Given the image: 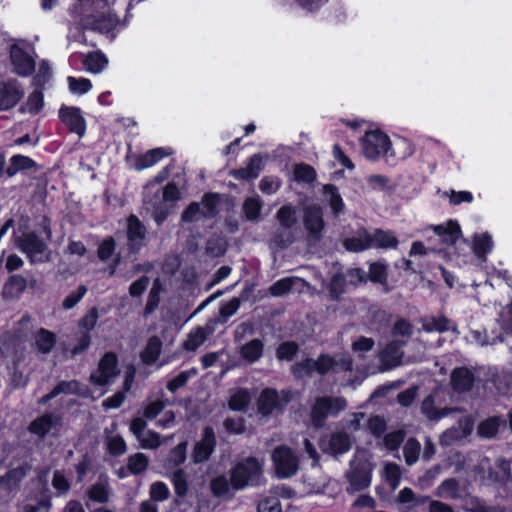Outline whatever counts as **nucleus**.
Segmentation results:
<instances>
[{
	"label": "nucleus",
	"instance_id": "1",
	"mask_svg": "<svg viewBox=\"0 0 512 512\" xmlns=\"http://www.w3.org/2000/svg\"><path fill=\"white\" fill-rule=\"evenodd\" d=\"M263 474V468L256 457L249 456L238 461L230 470L231 487L242 490L248 486H258Z\"/></svg>",
	"mask_w": 512,
	"mask_h": 512
},
{
	"label": "nucleus",
	"instance_id": "2",
	"mask_svg": "<svg viewBox=\"0 0 512 512\" xmlns=\"http://www.w3.org/2000/svg\"><path fill=\"white\" fill-rule=\"evenodd\" d=\"M347 408V400L343 396H317L310 407V421L315 429L326 425L328 417H337Z\"/></svg>",
	"mask_w": 512,
	"mask_h": 512
},
{
	"label": "nucleus",
	"instance_id": "3",
	"mask_svg": "<svg viewBox=\"0 0 512 512\" xmlns=\"http://www.w3.org/2000/svg\"><path fill=\"white\" fill-rule=\"evenodd\" d=\"M360 145L363 155L372 161L378 160L380 156H395L389 136L379 129L365 132L360 138Z\"/></svg>",
	"mask_w": 512,
	"mask_h": 512
},
{
	"label": "nucleus",
	"instance_id": "4",
	"mask_svg": "<svg viewBox=\"0 0 512 512\" xmlns=\"http://www.w3.org/2000/svg\"><path fill=\"white\" fill-rule=\"evenodd\" d=\"M120 374L118 355L113 351L103 354L97 369L89 376V382L95 386H108Z\"/></svg>",
	"mask_w": 512,
	"mask_h": 512
},
{
	"label": "nucleus",
	"instance_id": "5",
	"mask_svg": "<svg viewBox=\"0 0 512 512\" xmlns=\"http://www.w3.org/2000/svg\"><path fill=\"white\" fill-rule=\"evenodd\" d=\"M292 395L288 390L279 393L275 388H264L256 401L257 412L262 416H269L275 410L283 411L291 401Z\"/></svg>",
	"mask_w": 512,
	"mask_h": 512
},
{
	"label": "nucleus",
	"instance_id": "6",
	"mask_svg": "<svg viewBox=\"0 0 512 512\" xmlns=\"http://www.w3.org/2000/svg\"><path fill=\"white\" fill-rule=\"evenodd\" d=\"M272 461L276 475L280 479L292 477L299 469V459L297 455L286 445H281L274 449Z\"/></svg>",
	"mask_w": 512,
	"mask_h": 512
},
{
	"label": "nucleus",
	"instance_id": "7",
	"mask_svg": "<svg viewBox=\"0 0 512 512\" xmlns=\"http://www.w3.org/2000/svg\"><path fill=\"white\" fill-rule=\"evenodd\" d=\"M217 447V439L212 426H205L200 440L196 441L191 451L193 464H203L210 460Z\"/></svg>",
	"mask_w": 512,
	"mask_h": 512
},
{
	"label": "nucleus",
	"instance_id": "8",
	"mask_svg": "<svg viewBox=\"0 0 512 512\" xmlns=\"http://www.w3.org/2000/svg\"><path fill=\"white\" fill-rule=\"evenodd\" d=\"M15 245L27 256L31 263L44 261L42 258H38V255L47 250V244L36 232H23L15 239Z\"/></svg>",
	"mask_w": 512,
	"mask_h": 512
},
{
	"label": "nucleus",
	"instance_id": "9",
	"mask_svg": "<svg viewBox=\"0 0 512 512\" xmlns=\"http://www.w3.org/2000/svg\"><path fill=\"white\" fill-rule=\"evenodd\" d=\"M372 466L366 461H359L351 465L346 474L349 483V492H359L367 489L371 485Z\"/></svg>",
	"mask_w": 512,
	"mask_h": 512
},
{
	"label": "nucleus",
	"instance_id": "10",
	"mask_svg": "<svg viewBox=\"0 0 512 512\" xmlns=\"http://www.w3.org/2000/svg\"><path fill=\"white\" fill-rule=\"evenodd\" d=\"M303 225L311 239L315 241L321 240L325 222L322 208L319 205H309L304 208Z\"/></svg>",
	"mask_w": 512,
	"mask_h": 512
},
{
	"label": "nucleus",
	"instance_id": "11",
	"mask_svg": "<svg viewBox=\"0 0 512 512\" xmlns=\"http://www.w3.org/2000/svg\"><path fill=\"white\" fill-rule=\"evenodd\" d=\"M59 119L70 132L79 137L85 135L87 124L79 107L63 105L59 110Z\"/></svg>",
	"mask_w": 512,
	"mask_h": 512
},
{
	"label": "nucleus",
	"instance_id": "12",
	"mask_svg": "<svg viewBox=\"0 0 512 512\" xmlns=\"http://www.w3.org/2000/svg\"><path fill=\"white\" fill-rule=\"evenodd\" d=\"M24 96V91L16 79L0 81V111L14 108Z\"/></svg>",
	"mask_w": 512,
	"mask_h": 512
},
{
	"label": "nucleus",
	"instance_id": "13",
	"mask_svg": "<svg viewBox=\"0 0 512 512\" xmlns=\"http://www.w3.org/2000/svg\"><path fill=\"white\" fill-rule=\"evenodd\" d=\"M10 61L14 72L21 77H28L35 71V60L20 46L14 44L10 48Z\"/></svg>",
	"mask_w": 512,
	"mask_h": 512
},
{
	"label": "nucleus",
	"instance_id": "14",
	"mask_svg": "<svg viewBox=\"0 0 512 512\" xmlns=\"http://www.w3.org/2000/svg\"><path fill=\"white\" fill-rule=\"evenodd\" d=\"M61 422L62 419L59 415L52 412H46L31 421L28 426V431L43 439L53 428L60 426Z\"/></svg>",
	"mask_w": 512,
	"mask_h": 512
},
{
	"label": "nucleus",
	"instance_id": "15",
	"mask_svg": "<svg viewBox=\"0 0 512 512\" xmlns=\"http://www.w3.org/2000/svg\"><path fill=\"white\" fill-rule=\"evenodd\" d=\"M450 384L457 393L469 392L474 387L475 374L466 366L455 367L450 374Z\"/></svg>",
	"mask_w": 512,
	"mask_h": 512
},
{
	"label": "nucleus",
	"instance_id": "16",
	"mask_svg": "<svg viewBox=\"0 0 512 512\" xmlns=\"http://www.w3.org/2000/svg\"><path fill=\"white\" fill-rule=\"evenodd\" d=\"M146 235V228L140 219L131 214L127 218V240L129 250L131 252H138L143 245V240Z\"/></svg>",
	"mask_w": 512,
	"mask_h": 512
},
{
	"label": "nucleus",
	"instance_id": "17",
	"mask_svg": "<svg viewBox=\"0 0 512 512\" xmlns=\"http://www.w3.org/2000/svg\"><path fill=\"white\" fill-rule=\"evenodd\" d=\"M264 166V157L256 153L248 159L245 167L233 169L230 174L237 180L251 181L260 175Z\"/></svg>",
	"mask_w": 512,
	"mask_h": 512
},
{
	"label": "nucleus",
	"instance_id": "18",
	"mask_svg": "<svg viewBox=\"0 0 512 512\" xmlns=\"http://www.w3.org/2000/svg\"><path fill=\"white\" fill-rule=\"evenodd\" d=\"M172 154L171 148L157 147L146 151L143 154L134 155V169L142 171L150 168Z\"/></svg>",
	"mask_w": 512,
	"mask_h": 512
},
{
	"label": "nucleus",
	"instance_id": "19",
	"mask_svg": "<svg viewBox=\"0 0 512 512\" xmlns=\"http://www.w3.org/2000/svg\"><path fill=\"white\" fill-rule=\"evenodd\" d=\"M483 478L491 484L504 485L512 481L510 462L500 457L495 462V467L489 466Z\"/></svg>",
	"mask_w": 512,
	"mask_h": 512
},
{
	"label": "nucleus",
	"instance_id": "20",
	"mask_svg": "<svg viewBox=\"0 0 512 512\" xmlns=\"http://www.w3.org/2000/svg\"><path fill=\"white\" fill-rule=\"evenodd\" d=\"M28 470L27 464H21L9 469L4 475L0 476V488L8 493L19 490L20 484L27 475Z\"/></svg>",
	"mask_w": 512,
	"mask_h": 512
},
{
	"label": "nucleus",
	"instance_id": "21",
	"mask_svg": "<svg viewBox=\"0 0 512 512\" xmlns=\"http://www.w3.org/2000/svg\"><path fill=\"white\" fill-rule=\"evenodd\" d=\"M343 246L349 252H363L372 248V236L365 227H360L354 236L344 239Z\"/></svg>",
	"mask_w": 512,
	"mask_h": 512
},
{
	"label": "nucleus",
	"instance_id": "22",
	"mask_svg": "<svg viewBox=\"0 0 512 512\" xmlns=\"http://www.w3.org/2000/svg\"><path fill=\"white\" fill-rule=\"evenodd\" d=\"M28 287V279L21 274H12L5 281L2 289L4 299H18Z\"/></svg>",
	"mask_w": 512,
	"mask_h": 512
},
{
	"label": "nucleus",
	"instance_id": "23",
	"mask_svg": "<svg viewBox=\"0 0 512 512\" xmlns=\"http://www.w3.org/2000/svg\"><path fill=\"white\" fill-rule=\"evenodd\" d=\"M352 447L350 435L345 431H337L330 434L327 451L334 455H343Z\"/></svg>",
	"mask_w": 512,
	"mask_h": 512
},
{
	"label": "nucleus",
	"instance_id": "24",
	"mask_svg": "<svg viewBox=\"0 0 512 512\" xmlns=\"http://www.w3.org/2000/svg\"><path fill=\"white\" fill-rule=\"evenodd\" d=\"M215 330V326L208 321L204 327H197L188 334L187 340L183 343V347L187 351H195L200 347Z\"/></svg>",
	"mask_w": 512,
	"mask_h": 512
},
{
	"label": "nucleus",
	"instance_id": "25",
	"mask_svg": "<svg viewBox=\"0 0 512 512\" xmlns=\"http://www.w3.org/2000/svg\"><path fill=\"white\" fill-rule=\"evenodd\" d=\"M373 284H379L384 287L386 292L391 290L388 287V265L382 261H375L369 264L367 281Z\"/></svg>",
	"mask_w": 512,
	"mask_h": 512
},
{
	"label": "nucleus",
	"instance_id": "26",
	"mask_svg": "<svg viewBox=\"0 0 512 512\" xmlns=\"http://www.w3.org/2000/svg\"><path fill=\"white\" fill-rule=\"evenodd\" d=\"M264 353V342L259 338H254L240 348V356L246 362L253 364L257 362Z\"/></svg>",
	"mask_w": 512,
	"mask_h": 512
},
{
	"label": "nucleus",
	"instance_id": "27",
	"mask_svg": "<svg viewBox=\"0 0 512 512\" xmlns=\"http://www.w3.org/2000/svg\"><path fill=\"white\" fill-rule=\"evenodd\" d=\"M372 236V247L377 249H396L399 244L398 238L392 231L377 228Z\"/></svg>",
	"mask_w": 512,
	"mask_h": 512
},
{
	"label": "nucleus",
	"instance_id": "28",
	"mask_svg": "<svg viewBox=\"0 0 512 512\" xmlns=\"http://www.w3.org/2000/svg\"><path fill=\"white\" fill-rule=\"evenodd\" d=\"M241 306V299L233 297L229 301H222L219 305V315L217 318L209 321L216 326L217 324H226L230 317L237 313Z\"/></svg>",
	"mask_w": 512,
	"mask_h": 512
},
{
	"label": "nucleus",
	"instance_id": "29",
	"mask_svg": "<svg viewBox=\"0 0 512 512\" xmlns=\"http://www.w3.org/2000/svg\"><path fill=\"white\" fill-rule=\"evenodd\" d=\"M435 232L447 244H455L462 235L461 227L457 221L449 220L446 225H438Z\"/></svg>",
	"mask_w": 512,
	"mask_h": 512
},
{
	"label": "nucleus",
	"instance_id": "30",
	"mask_svg": "<svg viewBox=\"0 0 512 512\" xmlns=\"http://www.w3.org/2000/svg\"><path fill=\"white\" fill-rule=\"evenodd\" d=\"M35 166L36 162L32 158L22 154H15L10 158L9 166L5 168V174L7 177L11 178L18 172L30 170Z\"/></svg>",
	"mask_w": 512,
	"mask_h": 512
},
{
	"label": "nucleus",
	"instance_id": "31",
	"mask_svg": "<svg viewBox=\"0 0 512 512\" xmlns=\"http://www.w3.org/2000/svg\"><path fill=\"white\" fill-rule=\"evenodd\" d=\"M161 350H162L161 339L158 336H151L148 339L145 348L140 353V358L143 363H145L147 365H151L158 360V358L161 354Z\"/></svg>",
	"mask_w": 512,
	"mask_h": 512
},
{
	"label": "nucleus",
	"instance_id": "32",
	"mask_svg": "<svg viewBox=\"0 0 512 512\" xmlns=\"http://www.w3.org/2000/svg\"><path fill=\"white\" fill-rule=\"evenodd\" d=\"M347 281L342 272H336L329 280L327 290L330 300L340 301L343 294L346 292Z\"/></svg>",
	"mask_w": 512,
	"mask_h": 512
},
{
	"label": "nucleus",
	"instance_id": "33",
	"mask_svg": "<svg viewBox=\"0 0 512 512\" xmlns=\"http://www.w3.org/2000/svg\"><path fill=\"white\" fill-rule=\"evenodd\" d=\"M57 338L54 332L40 328L35 336V344L39 352L48 354L56 345Z\"/></svg>",
	"mask_w": 512,
	"mask_h": 512
},
{
	"label": "nucleus",
	"instance_id": "34",
	"mask_svg": "<svg viewBox=\"0 0 512 512\" xmlns=\"http://www.w3.org/2000/svg\"><path fill=\"white\" fill-rule=\"evenodd\" d=\"M83 64L87 71L97 74L108 65V59L101 51L90 52L85 57Z\"/></svg>",
	"mask_w": 512,
	"mask_h": 512
},
{
	"label": "nucleus",
	"instance_id": "35",
	"mask_svg": "<svg viewBox=\"0 0 512 512\" xmlns=\"http://www.w3.org/2000/svg\"><path fill=\"white\" fill-rule=\"evenodd\" d=\"M251 402V396L247 389L240 388L232 394L228 400V407L232 411L244 412Z\"/></svg>",
	"mask_w": 512,
	"mask_h": 512
},
{
	"label": "nucleus",
	"instance_id": "36",
	"mask_svg": "<svg viewBox=\"0 0 512 512\" xmlns=\"http://www.w3.org/2000/svg\"><path fill=\"white\" fill-rule=\"evenodd\" d=\"M436 495L438 497L457 499L460 496V484L456 478H447L438 486Z\"/></svg>",
	"mask_w": 512,
	"mask_h": 512
},
{
	"label": "nucleus",
	"instance_id": "37",
	"mask_svg": "<svg viewBox=\"0 0 512 512\" xmlns=\"http://www.w3.org/2000/svg\"><path fill=\"white\" fill-rule=\"evenodd\" d=\"M276 219L284 229H291L297 223L296 209L292 205H283L276 213Z\"/></svg>",
	"mask_w": 512,
	"mask_h": 512
},
{
	"label": "nucleus",
	"instance_id": "38",
	"mask_svg": "<svg viewBox=\"0 0 512 512\" xmlns=\"http://www.w3.org/2000/svg\"><path fill=\"white\" fill-rule=\"evenodd\" d=\"M299 352V345L295 341H285L278 345L275 351L279 361H293Z\"/></svg>",
	"mask_w": 512,
	"mask_h": 512
},
{
	"label": "nucleus",
	"instance_id": "39",
	"mask_svg": "<svg viewBox=\"0 0 512 512\" xmlns=\"http://www.w3.org/2000/svg\"><path fill=\"white\" fill-rule=\"evenodd\" d=\"M293 174L295 181L306 184H312L317 178L316 170L306 163L296 164Z\"/></svg>",
	"mask_w": 512,
	"mask_h": 512
},
{
	"label": "nucleus",
	"instance_id": "40",
	"mask_svg": "<svg viewBox=\"0 0 512 512\" xmlns=\"http://www.w3.org/2000/svg\"><path fill=\"white\" fill-rule=\"evenodd\" d=\"M493 248L492 237L488 233L475 235L473 238V252L477 257L486 256Z\"/></svg>",
	"mask_w": 512,
	"mask_h": 512
},
{
	"label": "nucleus",
	"instance_id": "41",
	"mask_svg": "<svg viewBox=\"0 0 512 512\" xmlns=\"http://www.w3.org/2000/svg\"><path fill=\"white\" fill-rule=\"evenodd\" d=\"M220 202V195L218 193L208 192L202 197V204L204 210L202 216L205 218H213L218 213V205Z\"/></svg>",
	"mask_w": 512,
	"mask_h": 512
},
{
	"label": "nucleus",
	"instance_id": "42",
	"mask_svg": "<svg viewBox=\"0 0 512 512\" xmlns=\"http://www.w3.org/2000/svg\"><path fill=\"white\" fill-rule=\"evenodd\" d=\"M171 482L178 497L182 498L187 495L189 485L186 472L182 468H178L172 473Z\"/></svg>",
	"mask_w": 512,
	"mask_h": 512
},
{
	"label": "nucleus",
	"instance_id": "43",
	"mask_svg": "<svg viewBox=\"0 0 512 512\" xmlns=\"http://www.w3.org/2000/svg\"><path fill=\"white\" fill-rule=\"evenodd\" d=\"M149 465L148 457L143 453H135L128 458L127 468L133 475H139L146 471Z\"/></svg>",
	"mask_w": 512,
	"mask_h": 512
},
{
	"label": "nucleus",
	"instance_id": "44",
	"mask_svg": "<svg viewBox=\"0 0 512 512\" xmlns=\"http://www.w3.org/2000/svg\"><path fill=\"white\" fill-rule=\"evenodd\" d=\"M324 192L329 194V206L335 215L341 213L345 207L343 199L339 193V190L334 184H326L324 186Z\"/></svg>",
	"mask_w": 512,
	"mask_h": 512
},
{
	"label": "nucleus",
	"instance_id": "45",
	"mask_svg": "<svg viewBox=\"0 0 512 512\" xmlns=\"http://www.w3.org/2000/svg\"><path fill=\"white\" fill-rule=\"evenodd\" d=\"M162 290L159 279L153 282L152 288L148 294L147 302L144 308V314L149 315L153 313L160 303V293Z\"/></svg>",
	"mask_w": 512,
	"mask_h": 512
},
{
	"label": "nucleus",
	"instance_id": "46",
	"mask_svg": "<svg viewBox=\"0 0 512 512\" xmlns=\"http://www.w3.org/2000/svg\"><path fill=\"white\" fill-rule=\"evenodd\" d=\"M262 202L258 198L248 197L243 203V213L247 220L255 221L260 217Z\"/></svg>",
	"mask_w": 512,
	"mask_h": 512
},
{
	"label": "nucleus",
	"instance_id": "47",
	"mask_svg": "<svg viewBox=\"0 0 512 512\" xmlns=\"http://www.w3.org/2000/svg\"><path fill=\"white\" fill-rule=\"evenodd\" d=\"M194 374H196L195 368H192L190 370L181 371L177 376H175L174 378L170 379L167 382V384H166L167 390L170 391L171 393H175L180 388L184 387L188 383L189 379Z\"/></svg>",
	"mask_w": 512,
	"mask_h": 512
},
{
	"label": "nucleus",
	"instance_id": "48",
	"mask_svg": "<svg viewBox=\"0 0 512 512\" xmlns=\"http://www.w3.org/2000/svg\"><path fill=\"white\" fill-rule=\"evenodd\" d=\"M88 498L96 503H106L109 500L108 487L102 483H95L87 490Z\"/></svg>",
	"mask_w": 512,
	"mask_h": 512
},
{
	"label": "nucleus",
	"instance_id": "49",
	"mask_svg": "<svg viewBox=\"0 0 512 512\" xmlns=\"http://www.w3.org/2000/svg\"><path fill=\"white\" fill-rule=\"evenodd\" d=\"M230 479L228 480L224 475L214 477L210 482V489L214 496L223 497L229 493Z\"/></svg>",
	"mask_w": 512,
	"mask_h": 512
},
{
	"label": "nucleus",
	"instance_id": "50",
	"mask_svg": "<svg viewBox=\"0 0 512 512\" xmlns=\"http://www.w3.org/2000/svg\"><path fill=\"white\" fill-rule=\"evenodd\" d=\"M107 451L112 456H120L127 450V444L121 435L108 437L106 441Z\"/></svg>",
	"mask_w": 512,
	"mask_h": 512
},
{
	"label": "nucleus",
	"instance_id": "51",
	"mask_svg": "<svg viewBox=\"0 0 512 512\" xmlns=\"http://www.w3.org/2000/svg\"><path fill=\"white\" fill-rule=\"evenodd\" d=\"M28 111L32 115H36L41 112L44 107V95L39 89H35L31 92L27 99Z\"/></svg>",
	"mask_w": 512,
	"mask_h": 512
},
{
	"label": "nucleus",
	"instance_id": "52",
	"mask_svg": "<svg viewBox=\"0 0 512 512\" xmlns=\"http://www.w3.org/2000/svg\"><path fill=\"white\" fill-rule=\"evenodd\" d=\"M92 470V458L88 453L81 456L75 465L76 480L78 483L83 482L87 474Z\"/></svg>",
	"mask_w": 512,
	"mask_h": 512
},
{
	"label": "nucleus",
	"instance_id": "53",
	"mask_svg": "<svg viewBox=\"0 0 512 512\" xmlns=\"http://www.w3.org/2000/svg\"><path fill=\"white\" fill-rule=\"evenodd\" d=\"M386 428L387 423L382 416L373 415L367 421V429L375 438H380L386 431Z\"/></svg>",
	"mask_w": 512,
	"mask_h": 512
},
{
	"label": "nucleus",
	"instance_id": "54",
	"mask_svg": "<svg viewBox=\"0 0 512 512\" xmlns=\"http://www.w3.org/2000/svg\"><path fill=\"white\" fill-rule=\"evenodd\" d=\"M87 293V287L85 285H79L78 288L70 292L63 300L62 307L66 310L74 308Z\"/></svg>",
	"mask_w": 512,
	"mask_h": 512
},
{
	"label": "nucleus",
	"instance_id": "55",
	"mask_svg": "<svg viewBox=\"0 0 512 512\" xmlns=\"http://www.w3.org/2000/svg\"><path fill=\"white\" fill-rule=\"evenodd\" d=\"M67 80L70 91L76 94H85L92 88V83L87 78H75L73 76H69Z\"/></svg>",
	"mask_w": 512,
	"mask_h": 512
},
{
	"label": "nucleus",
	"instance_id": "56",
	"mask_svg": "<svg viewBox=\"0 0 512 512\" xmlns=\"http://www.w3.org/2000/svg\"><path fill=\"white\" fill-rule=\"evenodd\" d=\"M314 372H316L315 362L311 358H306L292 366V373L296 377H302L303 375L312 376Z\"/></svg>",
	"mask_w": 512,
	"mask_h": 512
},
{
	"label": "nucleus",
	"instance_id": "57",
	"mask_svg": "<svg viewBox=\"0 0 512 512\" xmlns=\"http://www.w3.org/2000/svg\"><path fill=\"white\" fill-rule=\"evenodd\" d=\"M116 249V242L113 237H107L98 246L97 255L98 258L105 262L109 260L114 254Z\"/></svg>",
	"mask_w": 512,
	"mask_h": 512
},
{
	"label": "nucleus",
	"instance_id": "58",
	"mask_svg": "<svg viewBox=\"0 0 512 512\" xmlns=\"http://www.w3.org/2000/svg\"><path fill=\"white\" fill-rule=\"evenodd\" d=\"M292 288H293L292 278L286 277V278H282V279H279L276 282H274L270 286L269 292L272 296L279 297V296H283V295L287 294L288 292H290Z\"/></svg>",
	"mask_w": 512,
	"mask_h": 512
},
{
	"label": "nucleus",
	"instance_id": "59",
	"mask_svg": "<svg viewBox=\"0 0 512 512\" xmlns=\"http://www.w3.org/2000/svg\"><path fill=\"white\" fill-rule=\"evenodd\" d=\"M315 362V370L320 375L327 374L336 365V362L329 354L322 353Z\"/></svg>",
	"mask_w": 512,
	"mask_h": 512
},
{
	"label": "nucleus",
	"instance_id": "60",
	"mask_svg": "<svg viewBox=\"0 0 512 512\" xmlns=\"http://www.w3.org/2000/svg\"><path fill=\"white\" fill-rule=\"evenodd\" d=\"M499 429V423L496 418H488L482 421L478 426V433L482 437L492 438Z\"/></svg>",
	"mask_w": 512,
	"mask_h": 512
},
{
	"label": "nucleus",
	"instance_id": "61",
	"mask_svg": "<svg viewBox=\"0 0 512 512\" xmlns=\"http://www.w3.org/2000/svg\"><path fill=\"white\" fill-rule=\"evenodd\" d=\"M52 486L59 495L66 494L71 489V483L60 470H55L52 477Z\"/></svg>",
	"mask_w": 512,
	"mask_h": 512
},
{
	"label": "nucleus",
	"instance_id": "62",
	"mask_svg": "<svg viewBox=\"0 0 512 512\" xmlns=\"http://www.w3.org/2000/svg\"><path fill=\"white\" fill-rule=\"evenodd\" d=\"M187 457V443L181 442L171 449L169 453V462L174 466L182 465Z\"/></svg>",
	"mask_w": 512,
	"mask_h": 512
},
{
	"label": "nucleus",
	"instance_id": "63",
	"mask_svg": "<svg viewBox=\"0 0 512 512\" xmlns=\"http://www.w3.org/2000/svg\"><path fill=\"white\" fill-rule=\"evenodd\" d=\"M384 471L386 481L393 489H395L401 480L400 467L396 463H388L386 464Z\"/></svg>",
	"mask_w": 512,
	"mask_h": 512
},
{
	"label": "nucleus",
	"instance_id": "64",
	"mask_svg": "<svg viewBox=\"0 0 512 512\" xmlns=\"http://www.w3.org/2000/svg\"><path fill=\"white\" fill-rule=\"evenodd\" d=\"M258 512H282L280 500L276 496H268L262 499L258 506Z\"/></svg>",
	"mask_w": 512,
	"mask_h": 512
}]
</instances>
